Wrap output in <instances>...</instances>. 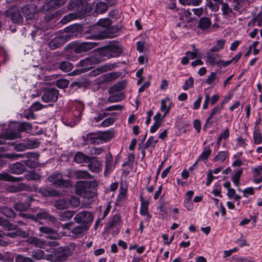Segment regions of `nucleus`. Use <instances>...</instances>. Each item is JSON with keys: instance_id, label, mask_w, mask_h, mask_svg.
I'll use <instances>...</instances> for the list:
<instances>
[{"instance_id": "obj_1", "label": "nucleus", "mask_w": 262, "mask_h": 262, "mask_svg": "<svg viewBox=\"0 0 262 262\" xmlns=\"http://www.w3.org/2000/svg\"><path fill=\"white\" fill-rule=\"evenodd\" d=\"M97 185L96 181H79L76 184L75 192L90 203L96 195V188Z\"/></svg>"}, {"instance_id": "obj_2", "label": "nucleus", "mask_w": 262, "mask_h": 262, "mask_svg": "<svg viewBox=\"0 0 262 262\" xmlns=\"http://www.w3.org/2000/svg\"><path fill=\"white\" fill-rule=\"evenodd\" d=\"M94 216L92 213L88 211H83L76 214L74 217V221L78 224L85 225L89 228L93 221Z\"/></svg>"}, {"instance_id": "obj_3", "label": "nucleus", "mask_w": 262, "mask_h": 262, "mask_svg": "<svg viewBox=\"0 0 262 262\" xmlns=\"http://www.w3.org/2000/svg\"><path fill=\"white\" fill-rule=\"evenodd\" d=\"M50 182L60 188H69L71 186L70 181L62 179V175L59 172H55L48 178Z\"/></svg>"}, {"instance_id": "obj_4", "label": "nucleus", "mask_w": 262, "mask_h": 262, "mask_svg": "<svg viewBox=\"0 0 262 262\" xmlns=\"http://www.w3.org/2000/svg\"><path fill=\"white\" fill-rule=\"evenodd\" d=\"M120 28L119 27L113 26L108 28L105 30L101 31L97 35L85 36L86 38L90 39H104L107 38H113L116 36V33L118 32Z\"/></svg>"}, {"instance_id": "obj_5", "label": "nucleus", "mask_w": 262, "mask_h": 262, "mask_svg": "<svg viewBox=\"0 0 262 262\" xmlns=\"http://www.w3.org/2000/svg\"><path fill=\"white\" fill-rule=\"evenodd\" d=\"M206 62L211 65H216L219 67H226L230 64V61H225L221 60L220 55L216 54H212L210 52L207 53Z\"/></svg>"}, {"instance_id": "obj_6", "label": "nucleus", "mask_w": 262, "mask_h": 262, "mask_svg": "<svg viewBox=\"0 0 262 262\" xmlns=\"http://www.w3.org/2000/svg\"><path fill=\"white\" fill-rule=\"evenodd\" d=\"M72 36L73 35L70 34H66L57 36L49 42V47L52 50L59 48L66 42L69 40Z\"/></svg>"}, {"instance_id": "obj_7", "label": "nucleus", "mask_w": 262, "mask_h": 262, "mask_svg": "<svg viewBox=\"0 0 262 262\" xmlns=\"http://www.w3.org/2000/svg\"><path fill=\"white\" fill-rule=\"evenodd\" d=\"M121 53V49L116 44L108 45L104 47L103 50V54L108 58L117 57Z\"/></svg>"}, {"instance_id": "obj_8", "label": "nucleus", "mask_w": 262, "mask_h": 262, "mask_svg": "<svg viewBox=\"0 0 262 262\" xmlns=\"http://www.w3.org/2000/svg\"><path fill=\"white\" fill-rule=\"evenodd\" d=\"M6 15L7 17H10L14 23H18L23 20L20 10L16 6L12 7L7 10Z\"/></svg>"}, {"instance_id": "obj_9", "label": "nucleus", "mask_w": 262, "mask_h": 262, "mask_svg": "<svg viewBox=\"0 0 262 262\" xmlns=\"http://www.w3.org/2000/svg\"><path fill=\"white\" fill-rule=\"evenodd\" d=\"M58 91L55 89H50L47 90L41 97L42 100L46 102H55L58 99Z\"/></svg>"}, {"instance_id": "obj_10", "label": "nucleus", "mask_w": 262, "mask_h": 262, "mask_svg": "<svg viewBox=\"0 0 262 262\" xmlns=\"http://www.w3.org/2000/svg\"><path fill=\"white\" fill-rule=\"evenodd\" d=\"M3 157L11 159L12 160H17L19 158H33L34 159H38V155L35 152H27L23 154L15 153H6L3 155Z\"/></svg>"}, {"instance_id": "obj_11", "label": "nucleus", "mask_w": 262, "mask_h": 262, "mask_svg": "<svg viewBox=\"0 0 262 262\" xmlns=\"http://www.w3.org/2000/svg\"><path fill=\"white\" fill-rule=\"evenodd\" d=\"M105 2H99L96 4L95 11L96 13L102 14L106 12L108 9V5L113 6L116 3V0H105Z\"/></svg>"}, {"instance_id": "obj_12", "label": "nucleus", "mask_w": 262, "mask_h": 262, "mask_svg": "<svg viewBox=\"0 0 262 262\" xmlns=\"http://www.w3.org/2000/svg\"><path fill=\"white\" fill-rule=\"evenodd\" d=\"M88 162L89 163L88 168L92 172L97 173L101 170V162L96 157H90Z\"/></svg>"}, {"instance_id": "obj_13", "label": "nucleus", "mask_w": 262, "mask_h": 262, "mask_svg": "<svg viewBox=\"0 0 262 262\" xmlns=\"http://www.w3.org/2000/svg\"><path fill=\"white\" fill-rule=\"evenodd\" d=\"M97 46V43L93 42H83L75 47V51L76 53L79 54L83 52L88 51Z\"/></svg>"}, {"instance_id": "obj_14", "label": "nucleus", "mask_w": 262, "mask_h": 262, "mask_svg": "<svg viewBox=\"0 0 262 262\" xmlns=\"http://www.w3.org/2000/svg\"><path fill=\"white\" fill-rule=\"evenodd\" d=\"M99 62V59L95 56H91L84 59L81 60L78 65L80 67H85L88 69L92 68V66Z\"/></svg>"}, {"instance_id": "obj_15", "label": "nucleus", "mask_w": 262, "mask_h": 262, "mask_svg": "<svg viewBox=\"0 0 262 262\" xmlns=\"http://www.w3.org/2000/svg\"><path fill=\"white\" fill-rule=\"evenodd\" d=\"M24 15L27 19H31L34 17L35 13V7L32 4L26 5L21 9Z\"/></svg>"}, {"instance_id": "obj_16", "label": "nucleus", "mask_w": 262, "mask_h": 262, "mask_svg": "<svg viewBox=\"0 0 262 262\" xmlns=\"http://www.w3.org/2000/svg\"><path fill=\"white\" fill-rule=\"evenodd\" d=\"M83 143L84 145L89 144H98L97 134L91 133L82 136Z\"/></svg>"}, {"instance_id": "obj_17", "label": "nucleus", "mask_w": 262, "mask_h": 262, "mask_svg": "<svg viewBox=\"0 0 262 262\" xmlns=\"http://www.w3.org/2000/svg\"><path fill=\"white\" fill-rule=\"evenodd\" d=\"M25 170L26 168L25 166L19 162H17L11 165L9 168V171L10 172L16 174H21Z\"/></svg>"}, {"instance_id": "obj_18", "label": "nucleus", "mask_w": 262, "mask_h": 262, "mask_svg": "<svg viewBox=\"0 0 262 262\" xmlns=\"http://www.w3.org/2000/svg\"><path fill=\"white\" fill-rule=\"evenodd\" d=\"M67 0H50L44 6V9L51 10L63 5Z\"/></svg>"}, {"instance_id": "obj_19", "label": "nucleus", "mask_w": 262, "mask_h": 262, "mask_svg": "<svg viewBox=\"0 0 262 262\" xmlns=\"http://www.w3.org/2000/svg\"><path fill=\"white\" fill-rule=\"evenodd\" d=\"M35 217H37V222L38 219L48 220L53 224L55 223L56 222L55 217L45 211L38 212Z\"/></svg>"}, {"instance_id": "obj_20", "label": "nucleus", "mask_w": 262, "mask_h": 262, "mask_svg": "<svg viewBox=\"0 0 262 262\" xmlns=\"http://www.w3.org/2000/svg\"><path fill=\"white\" fill-rule=\"evenodd\" d=\"M115 65L112 63L106 64L100 67L97 68L91 72V74L93 76L98 75L102 73L114 69Z\"/></svg>"}, {"instance_id": "obj_21", "label": "nucleus", "mask_w": 262, "mask_h": 262, "mask_svg": "<svg viewBox=\"0 0 262 262\" xmlns=\"http://www.w3.org/2000/svg\"><path fill=\"white\" fill-rule=\"evenodd\" d=\"M27 242L30 244L40 248H43L46 246V242L44 240L34 236L29 237Z\"/></svg>"}, {"instance_id": "obj_22", "label": "nucleus", "mask_w": 262, "mask_h": 262, "mask_svg": "<svg viewBox=\"0 0 262 262\" xmlns=\"http://www.w3.org/2000/svg\"><path fill=\"white\" fill-rule=\"evenodd\" d=\"M113 137L111 132L106 131L97 133L98 144L102 143L110 140Z\"/></svg>"}, {"instance_id": "obj_23", "label": "nucleus", "mask_w": 262, "mask_h": 262, "mask_svg": "<svg viewBox=\"0 0 262 262\" xmlns=\"http://www.w3.org/2000/svg\"><path fill=\"white\" fill-rule=\"evenodd\" d=\"M54 206L57 209L59 210H64L69 208L68 198H63L57 200L55 203Z\"/></svg>"}, {"instance_id": "obj_24", "label": "nucleus", "mask_w": 262, "mask_h": 262, "mask_svg": "<svg viewBox=\"0 0 262 262\" xmlns=\"http://www.w3.org/2000/svg\"><path fill=\"white\" fill-rule=\"evenodd\" d=\"M20 137L18 133L12 132L8 133L7 134H3L0 135V144L4 143L6 139L13 140Z\"/></svg>"}, {"instance_id": "obj_25", "label": "nucleus", "mask_w": 262, "mask_h": 262, "mask_svg": "<svg viewBox=\"0 0 262 262\" xmlns=\"http://www.w3.org/2000/svg\"><path fill=\"white\" fill-rule=\"evenodd\" d=\"M39 193L44 196H57L59 194V192L54 189H47L41 188L38 190Z\"/></svg>"}, {"instance_id": "obj_26", "label": "nucleus", "mask_w": 262, "mask_h": 262, "mask_svg": "<svg viewBox=\"0 0 262 262\" xmlns=\"http://www.w3.org/2000/svg\"><path fill=\"white\" fill-rule=\"evenodd\" d=\"M172 104V103L169 101L168 98H166L161 101L160 110L162 112L164 113L163 117H164L169 113Z\"/></svg>"}, {"instance_id": "obj_27", "label": "nucleus", "mask_w": 262, "mask_h": 262, "mask_svg": "<svg viewBox=\"0 0 262 262\" xmlns=\"http://www.w3.org/2000/svg\"><path fill=\"white\" fill-rule=\"evenodd\" d=\"M211 21L207 17H202L198 24V27L201 30H206L208 29L211 25Z\"/></svg>"}, {"instance_id": "obj_28", "label": "nucleus", "mask_w": 262, "mask_h": 262, "mask_svg": "<svg viewBox=\"0 0 262 262\" xmlns=\"http://www.w3.org/2000/svg\"><path fill=\"white\" fill-rule=\"evenodd\" d=\"M220 110V108L218 106L214 107L211 111V113L207 118L204 127H210L213 123L212 118L213 116L217 113Z\"/></svg>"}, {"instance_id": "obj_29", "label": "nucleus", "mask_w": 262, "mask_h": 262, "mask_svg": "<svg viewBox=\"0 0 262 262\" xmlns=\"http://www.w3.org/2000/svg\"><path fill=\"white\" fill-rule=\"evenodd\" d=\"M31 206V204L29 203L18 202L13 205L14 209L19 212L26 211Z\"/></svg>"}, {"instance_id": "obj_30", "label": "nucleus", "mask_w": 262, "mask_h": 262, "mask_svg": "<svg viewBox=\"0 0 262 262\" xmlns=\"http://www.w3.org/2000/svg\"><path fill=\"white\" fill-rule=\"evenodd\" d=\"M39 231L41 233L49 235V237L50 238H54L55 237L53 235L57 233L55 230L47 226H42L39 227Z\"/></svg>"}, {"instance_id": "obj_31", "label": "nucleus", "mask_w": 262, "mask_h": 262, "mask_svg": "<svg viewBox=\"0 0 262 262\" xmlns=\"http://www.w3.org/2000/svg\"><path fill=\"white\" fill-rule=\"evenodd\" d=\"M22 177H14L8 173H0V180H4L8 182H19L22 181Z\"/></svg>"}, {"instance_id": "obj_32", "label": "nucleus", "mask_w": 262, "mask_h": 262, "mask_svg": "<svg viewBox=\"0 0 262 262\" xmlns=\"http://www.w3.org/2000/svg\"><path fill=\"white\" fill-rule=\"evenodd\" d=\"M89 228L85 225H79L74 227L71 232L75 236H78L79 235L84 233Z\"/></svg>"}, {"instance_id": "obj_33", "label": "nucleus", "mask_w": 262, "mask_h": 262, "mask_svg": "<svg viewBox=\"0 0 262 262\" xmlns=\"http://www.w3.org/2000/svg\"><path fill=\"white\" fill-rule=\"evenodd\" d=\"M229 154L228 152L225 151H219L214 157L213 160L214 162H219L220 163L224 162L227 158H228Z\"/></svg>"}, {"instance_id": "obj_34", "label": "nucleus", "mask_w": 262, "mask_h": 262, "mask_svg": "<svg viewBox=\"0 0 262 262\" xmlns=\"http://www.w3.org/2000/svg\"><path fill=\"white\" fill-rule=\"evenodd\" d=\"M89 158L90 156H86L81 152H77L74 156V160L77 163L88 162Z\"/></svg>"}, {"instance_id": "obj_35", "label": "nucleus", "mask_w": 262, "mask_h": 262, "mask_svg": "<svg viewBox=\"0 0 262 262\" xmlns=\"http://www.w3.org/2000/svg\"><path fill=\"white\" fill-rule=\"evenodd\" d=\"M82 5V0H70L68 5V9L69 10H78Z\"/></svg>"}, {"instance_id": "obj_36", "label": "nucleus", "mask_w": 262, "mask_h": 262, "mask_svg": "<svg viewBox=\"0 0 262 262\" xmlns=\"http://www.w3.org/2000/svg\"><path fill=\"white\" fill-rule=\"evenodd\" d=\"M126 86V82L125 81H121L118 82L108 90L109 93H113L116 92L120 91L123 90Z\"/></svg>"}, {"instance_id": "obj_37", "label": "nucleus", "mask_w": 262, "mask_h": 262, "mask_svg": "<svg viewBox=\"0 0 262 262\" xmlns=\"http://www.w3.org/2000/svg\"><path fill=\"white\" fill-rule=\"evenodd\" d=\"M77 179H89L92 178L91 175L86 170H76L74 172Z\"/></svg>"}, {"instance_id": "obj_38", "label": "nucleus", "mask_w": 262, "mask_h": 262, "mask_svg": "<svg viewBox=\"0 0 262 262\" xmlns=\"http://www.w3.org/2000/svg\"><path fill=\"white\" fill-rule=\"evenodd\" d=\"M75 212L73 211H66L59 214V219L61 221H67L70 220L74 215Z\"/></svg>"}, {"instance_id": "obj_39", "label": "nucleus", "mask_w": 262, "mask_h": 262, "mask_svg": "<svg viewBox=\"0 0 262 262\" xmlns=\"http://www.w3.org/2000/svg\"><path fill=\"white\" fill-rule=\"evenodd\" d=\"M1 212L8 217H14L16 215L13 210L8 207H3L0 209Z\"/></svg>"}, {"instance_id": "obj_40", "label": "nucleus", "mask_w": 262, "mask_h": 262, "mask_svg": "<svg viewBox=\"0 0 262 262\" xmlns=\"http://www.w3.org/2000/svg\"><path fill=\"white\" fill-rule=\"evenodd\" d=\"M124 97V95L122 93H118L110 96L107 101L111 103L117 102L123 100Z\"/></svg>"}, {"instance_id": "obj_41", "label": "nucleus", "mask_w": 262, "mask_h": 262, "mask_svg": "<svg viewBox=\"0 0 262 262\" xmlns=\"http://www.w3.org/2000/svg\"><path fill=\"white\" fill-rule=\"evenodd\" d=\"M45 252L41 250H36L32 251L31 256L32 258L35 260H40L45 259Z\"/></svg>"}, {"instance_id": "obj_42", "label": "nucleus", "mask_w": 262, "mask_h": 262, "mask_svg": "<svg viewBox=\"0 0 262 262\" xmlns=\"http://www.w3.org/2000/svg\"><path fill=\"white\" fill-rule=\"evenodd\" d=\"M69 207H77L80 205V199L75 196H71L68 198Z\"/></svg>"}, {"instance_id": "obj_43", "label": "nucleus", "mask_w": 262, "mask_h": 262, "mask_svg": "<svg viewBox=\"0 0 262 262\" xmlns=\"http://www.w3.org/2000/svg\"><path fill=\"white\" fill-rule=\"evenodd\" d=\"M225 40L224 39L219 40L216 41V44L210 49V52H217L222 50L224 47Z\"/></svg>"}, {"instance_id": "obj_44", "label": "nucleus", "mask_w": 262, "mask_h": 262, "mask_svg": "<svg viewBox=\"0 0 262 262\" xmlns=\"http://www.w3.org/2000/svg\"><path fill=\"white\" fill-rule=\"evenodd\" d=\"M59 68L61 71L68 72L73 69V65L69 61H62L60 63Z\"/></svg>"}, {"instance_id": "obj_45", "label": "nucleus", "mask_w": 262, "mask_h": 262, "mask_svg": "<svg viewBox=\"0 0 262 262\" xmlns=\"http://www.w3.org/2000/svg\"><path fill=\"white\" fill-rule=\"evenodd\" d=\"M97 24L98 26L102 27L105 28V29H106L108 28L109 27H110L111 26L112 22L110 20V19H109L108 18H101V19H99L98 20V21L97 22Z\"/></svg>"}, {"instance_id": "obj_46", "label": "nucleus", "mask_w": 262, "mask_h": 262, "mask_svg": "<svg viewBox=\"0 0 262 262\" xmlns=\"http://www.w3.org/2000/svg\"><path fill=\"white\" fill-rule=\"evenodd\" d=\"M77 17V14L73 13H69V14L64 16L60 20L62 24H66L71 20H74Z\"/></svg>"}, {"instance_id": "obj_47", "label": "nucleus", "mask_w": 262, "mask_h": 262, "mask_svg": "<svg viewBox=\"0 0 262 262\" xmlns=\"http://www.w3.org/2000/svg\"><path fill=\"white\" fill-rule=\"evenodd\" d=\"M220 5V4H217L213 1L207 0L206 6H207L209 9L214 12H217L219 10Z\"/></svg>"}, {"instance_id": "obj_48", "label": "nucleus", "mask_w": 262, "mask_h": 262, "mask_svg": "<svg viewBox=\"0 0 262 262\" xmlns=\"http://www.w3.org/2000/svg\"><path fill=\"white\" fill-rule=\"evenodd\" d=\"M148 202L143 201V199H142V202L140 209V213L142 215H145L147 214H149L148 211Z\"/></svg>"}, {"instance_id": "obj_49", "label": "nucleus", "mask_w": 262, "mask_h": 262, "mask_svg": "<svg viewBox=\"0 0 262 262\" xmlns=\"http://www.w3.org/2000/svg\"><path fill=\"white\" fill-rule=\"evenodd\" d=\"M113 158L111 156L110 157H108L106 159L105 162V174L108 172H110L111 171L113 170Z\"/></svg>"}, {"instance_id": "obj_50", "label": "nucleus", "mask_w": 262, "mask_h": 262, "mask_svg": "<svg viewBox=\"0 0 262 262\" xmlns=\"http://www.w3.org/2000/svg\"><path fill=\"white\" fill-rule=\"evenodd\" d=\"M256 23H257V25L259 27L262 26V12H259L254 17H253L249 23L254 25Z\"/></svg>"}, {"instance_id": "obj_51", "label": "nucleus", "mask_w": 262, "mask_h": 262, "mask_svg": "<svg viewBox=\"0 0 262 262\" xmlns=\"http://www.w3.org/2000/svg\"><path fill=\"white\" fill-rule=\"evenodd\" d=\"M120 221V216L119 214H115L109 222L108 227L112 228L115 226H117Z\"/></svg>"}, {"instance_id": "obj_52", "label": "nucleus", "mask_w": 262, "mask_h": 262, "mask_svg": "<svg viewBox=\"0 0 262 262\" xmlns=\"http://www.w3.org/2000/svg\"><path fill=\"white\" fill-rule=\"evenodd\" d=\"M127 193V188L121 186L119 189V193L118 195V200L123 201L125 199Z\"/></svg>"}, {"instance_id": "obj_53", "label": "nucleus", "mask_w": 262, "mask_h": 262, "mask_svg": "<svg viewBox=\"0 0 262 262\" xmlns=\"http://www.w3.org/2000/svg\"><path fill=\"white\" fill-rule=\"evenodd\" d=\"M211 152V149L209 147H205L204 151L200 155L198 160H206L208 159L209 156L210 155Z\"/></svg>"}, {"instance_id": "obj_54", "label": "nucleus", "mask_w": 262, "mask_h": 262, "mask_svg": "<svg viewBox=\"0 0 262 262\" xmlns=\"http://www.w3.org/2000/svg\"><path fill=\"white\" fill-rule=\"evenodd\" d=\"M242 173V170H238L231 178L232 182L237 187H238L239 185V179Z\"/></svg>"}, {"instance_id": "obj_55", "label": "nucleus", "mask_w": 262, "mask_h": 262, "mask_svg": "<svg viewBox=\"0 0 262 262\" xmlns=\"http://www.w3.org/2000/svg\"><path fill=\"white\" fill-rule=\"evenodd\" d=\"M27 149H32L37 147L39 142L36 140H29L25 142Z\"/></svg>"}, {"instance_id": "obj_56", "label": "nucleus", "mask_w": 262, "mask_h": 262, "mask_svg": "<svg viewBox=\"0 0 262 262\" xmlns=\"http://www.w3.org/2000/svg\"><path fill=\"white\" fill-rule=\"evenodd\" d=\"M221 10L224 15L228 16L232 12V10L229 7L228 5L225 3L222 4Z\"/></svg>"}, {"instance_id": "obj_57", "label": "nucleus", "mask_w": 262, "mask_h": 262, "mask_svg": "<svg viewBox=\"0 0 262 262\" xmlns=\"http://www.w3.org/2000/svg\"><path fill=\"white\" fill-rule=\"evenodd\" d=\"M69 81L65 79H60L56 81V86L60 89H64L68 87Z\"/></svg>"}, {"instance_id": "obj_58", "label": "nucleus", "mask_w": 262, "mask_h": 262, "mask_svg": "<svg viewBox=\"0 0 262 262\" xmlns=\"http://www.w3.org/2000/svg\"><path fill=\"white\" fill-rule=\"evenodd\" d=\"M158 142V140H154V138L152 136H150L145 144V148H148L149 147H155L156 144Z\"/></svg>"}, {"instance_id": "obj_59", "label": "nucleus", "mask_w": 262, "mask_h": 262, "mask_svg": "<svg viewBox=\"0 0 262 262\" xmlns=\"http://www.w3.org/2000/svg\"><path fill=\"white\" fill-rule=\"evenodd\" d=\"M15 262H33L30 257H25L23 255H16L15 257Z\"/></svg>"}, {"instance_id": "obj_60", "label": "nucleus", "mask_w": 262, "mask_h": 262, "mask_svg": "<svg viewBox=\"0 0 262 262\" xmlns=\"http://www.w3.org/2000/svg\"><path fill=\"white\" fill-rule=\"evenodd\" d=\"M253 139L255 144H259L262 142V136L260 133L254 131L253 133Z\"/></svg>"}, {"instance_id": "obj_61", "label": "nucleus", "mask_w": 262, "mask_h": 262, "mask_svg": "<svg viewBox=\"0 0 262 262\" xmlns=\"http://www.w3.org/2000/svg\"><path fill=\"white\" fill-rule=\"evenodd\" d=\"M193 85V79L192 77H190L187 80H186L185 84L182 86V89L184 90H187L188 89L192 88Z\"/></svg>"}, {"instance_id": "obj_62", "label": "nucleus", "mask_w": 262, "mask_h": 262, "mask_svg": "<svg viewBox=\"0 0 262 262\" xmlns=\"http://www.w3.org/2000/svg\"><path fill=\"white\" fill-rule=\"evenodd\" d=\"M104 76V79L105 81H112L114 79H115L116 78H117L118 76L117 73H108V74H105L103 75Z\"/></svg>"}, {"instance_id": "obj_63", "label": "nucleus", "mask_w": 262, "mask_h": 262, "mask_svg": "<svg viewBox=\"0 0 262 262\" xmlns=\"http://www.w3.org/2000/svg\"><path fill=\"white\" fill-rule=\"evenodd\" d=\"M199 53V50L196 49H194L192 52L187 51L185 54L188 57L189 59H193L198 56Z\"/></svg>"}, {"instance_id": "obj_64", "label": "nucleus", "mask_w": 262, "mask_h": 262, "mask_svg": "<svg viewBox=\"0 0 262 262\" xmlns=\"http://www.w3.org/2000/svg\"><path fill=\"white\" fill-rule=\"evenodd\" d=\"M236 262H254L251 257H238L235 258Z\"/></svg>"}]
</instances>
